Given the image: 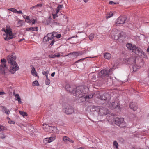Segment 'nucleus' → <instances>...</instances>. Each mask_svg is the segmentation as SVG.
<instances>
[{"label":"nucleus","instance_id":"obj_1","mask_svg":"<svg viewBox=\"0 0 149 149\" xmlns=\"http://www.w3.org/2000/svg\"><path fill=\"white\" fill-rule=\"evenodd\" d=\"M88 88H85L84 86H81L77 87L74 91L73 94L76 96L77 99L79 98L81 102H84L87 99L92 98L93 95H86L88 93Z\"/></svg>","mask_w":149,"mask_h":149},{"label":"nucleus","instance_id":"obj_2","mask_svg":"<svg viewBox=\"0 0 149 149\" xmlns=\"http://www.w3.org/2000/svg\"><path fill=\"white\" fill-rule=\"evenodd\" d=\"M109 113V111L105 107L99 106H92L91 107L90 113L95 116L98 115L104 116Z\"/></svg>","mask_w":149,"mask_h":149},{"label":"nucleus","instance_id":"obj_3","mask_svg":"<svg viewBox=\"0 0 149 149\" xmlns=\"http://www.w3.org/2000/svg\"><path fill=\"white\" fill-rule=\"evenodd\" d=\"M16 58V56L13 53L11 56H9L7 57L8 63L12 65L9 70V71L12 74H14L19 68V66L15 61Z\"/></svg>","mask_w":149,"mask_h":149},{"label":"nucleus","instance_id":"obj_4","mask_svg":"<svg viewBox=\"0 0 149 149\" xmlns=\"http://www.w3.org/2000/svg\"><path fill=\"white\" fill-rule=\"evenodd\" d=\"M1 63L0 64V72L2 75H7L8 70L6 67V60L5 59H1Z\"/></svg>","mask_w":149,"mask_h":149},{"label":"nucleus","instance_id":"obj_5","mask_svg":"<svg viewBox=\"0 0 149 149\" xmlns=\"http://www.w3.org/2000/svg\"><path fill=\"white\" fill-rule=\"evenodd\" d=\"M2 31H4L6 34V36L3 37L5 40H8L15 37V36L12 33L11 29L10 28L9 26H7L6 29H3Z\"/></svg>","mask_w":149,"mask_h":149},{"label":"nucleus","instance_id":"obj_6","mask_svg":"<svg viewBox=\"0 0 149 149\" xmlns=\"http://www.w3.org/2000/svg\"><path fill=\"white\" fill-rule=\"evenodd\" d=\"M55 32H53L52 33H49L47 36H45L43 38V41L45 42H47L50 40H52L50 44L51 46H52L54 44L55 41L53 39V37L55 36H54V34L55 33Z\"/></svg>","mask_w":149,"mask_h":149},{"label":"nucleus","instance_id":"obj_7","mask_svg":"<svg viewBox=\"0 0 149 149\" xmlns=\"http://www.w3.org/2000/svg\"><path fill=\"white\" fill-rule=\"evenodd\" d=\"M111 38L115 40H118L122 36L121 32L116 29H113L111 32Z\"/></svg>","mask_w":149,"mask_h":149},{"label":"nucleus","instance_id":"obj_8","mask_svg":"<svg viewBox=\"0 0 149 149\" xmlns=\"http://www.w3.org/2000/svg\"><path fill=\"white\" fill-rule=\"evenodd\" d=\"M115 124L120 127H123L127 126V124L124 121L123 118H116L115 120Z\"/></svg>","mask_w":149,"mask_h":149},{"label":"nucleus","instance_id":"obj_9","mask_svg":"<svg viewBox=\"0 0 149 149\" xmlns=\"http://www.w3.org/2000/svg\"><path fill=\"white\" fill-rule=\"evenodd\" d=\"M112 69L109 70H102L98 73V75L99 77H102L105 76H108L112 73Z\"/></svg>","mask_w":149,"mask_h":149},{"label":"nucleus","instance_id":"obj_10","mask_svg":"<svg viewBox=\"0 0 149 149\" xmlns=\"http://www.w3.org/2000/svg\"><path fill=\"white\" fill-rule=\"evenodd\" d=\"M134 53L142 57L145 58L146 57V55L144 52L140 48L136 47L134 52Z\"/></svg>","mask_w":149,"mask_h":149},{"label":"nucleus","instance_id":"obj_11","mask_svg":"<svg viewBox=\"0 0 149 149\" xmlns=\"http://www.w3.org/2000/svg\"><path fill=\"white\" fill-rule=\"evenodd\" d=\"M74 110L73 108L68 104L66 105L65 112L67 114H70L73 113Z\"/></svg>","mask_w":149,"mask_h":149},{"label":"nucleus","instance_id":"obj_12","mask_svg":"<svg viewBox=\"0 0 149 149\" xmlns=\"http://www.w3.org/2000/svg\"><path fill=\"white\" fill-rule=\"evenodd\" d=\"M136 59L135 57H132L128 59H125L124 61L126 64L134 65L136 63Z\"/></svg>","mask_w":149,"mask_h":149},{"label":"nucleus","instance_id":"obj_13","mask_svg":"<svg viewBox=\"0 0 149 149\" xmlns=\"http://www.w3.org/2000/svg\"><path fill=\"white\" fill-rule=\"evenodd\" d=\"M42 127L45 131L50 133L52 132L53 126H49L47 124H44L42 125Z\"/></svg>","mask_w":149,"mask_h":149},{"label":"nucleus","instance_id":"obj_14","mask_svg":"<svg viewBox=\"0 0 149 149\" xmlns=\"http://www.w3.org/2000/svg\"><path fill=\"white\" fill-rule=\"evenodd\" d=\"M126 18L125 17H120L117 19L116 24L118 25L120 24H123L125 22Z\"/></svg>","mask_w":149,"mask_h":149},{"label":"nucleus","instance_id":"obj_15","mask_svg":"<svg viewBox=\"0 0 149 149\" xmlns=\"http://www.w3.org/2000/svg\"><path fill=\"white\" fill-rule=\"evenodd\" d=\"M110 98V95L107 93L102 95H100L99 96V98L102 100H106Z\"/></svg>","mask_w":149,"mask_h":149},{"label":"nucleus","instance_id":"obj_16","mask_svg":"<svg viewBox=\"0 0 149 149\" xmlns=\"http://www.w3.org/2000/svg\"><path fill=\"white\" fill-rule=\"evenodd\" d=\"M127 47L128 49L132 50L133 52H134L135 51V50L136 48V46L130 43L127 44Z\"/></svg>","mask_w":149,"mask_h":149},{"label":"nucleus","instance_id":"obj_17","mask_svg":"<svg viewBox=\"0 0 149 149\" xmlns=\"http://www.w3.org/2000/svg\"><path fill=\"white\" fill-rule=\"evenodd\" d=\"M67 56H69V58H76L78 56V54L77 52H73L72 53L68 54Z\"/></svg>","mask_w":149,"mask_h":149},{"label":"nucleus","instance_id":"obj_18","mask_svg":"<svg viewBox=\"0 0 149 149\" xmlns=\"http://www.w3.org/2000/svg\"><path fill=\"white\" fill-rule=\"evenodd\" d=\"M130 108L134 111L136 110L137 107L136 104L135 102H132L130 104Z\"/></svg>","mask_w":149,"mask_h":149},{"label":"nucleus","instance_id":"obj_19","mask_svg":"<svg viewBox=\"0 0 149 149\" xmlns=\"http://www.w3.org/2000/svg\"><path fill=\"white\" fill-rule=\"evenodd\" d=\"M65 88L67 91L73 94L74 90H73V88L72 87H71L69 84H67L65 86Z\"/></svg>","mask_w":149,"mask_h":149},{"label":"nucleus","instance_id":"obj_20","mask_svg":"<svg viewBox=\"0 0 149 149\" xmlns=\"http://www.w3.org/2000/svg\"><path fill=\"white\" fill-rule=\"evenodd\" d=\"M118 104L117 102H112V103H110L109 104V107L111 109H113L115 107V106L118 105Z\"/></svg>","mask_w":149,"mask_h":149},{"label":"nucleus","instance_id":"obj_21","mask_svg":"<svg viewBox=\"0 0 149 149\" xmlns=\"http://www.w3.org/2000/svg\"><path fill=\"white\" fill-rule=\"evenodd\" d=\"M113 109H114L115 111L118 113L120 112L121 111V108L118 104V106H115V107Z\"/></svg>","mask_w":149,"mask_h":149},{"label":"nucleus","instance_id":"obj_22","mask_svg":"<svg viewBox=\"0 0 149 149\" xmlns=\"http://www.w3.org/2000/svg\"><path fill=\"white\" fill-rule=\"evenodd\" d=\"M31 73L32 75L36 76H37V73L36 71L35 68L33 66L32 68Z\"/></svg>","mask_w":149,"mask_h":149},{"label":"nucleus","instance_id":"obj_23","mask_svg":"<svg viewBox=\"0 0 149 149\" xmlns=\"http://www.w3.org/2000/svg\"><path fill=\"white\" fill-rule=\"evenodd\" d=\"M104 57L106 59H109L111 58V55L110 53H107L104 54Z\"/></svg>","mask_w":149,"mask_h":149},{"label":"nucleus","instance_id":"obj_24","mask_svg":"<svg viewBox=\"0 0 149 149\" xmlns=\"http://www.w3.org/2000/svg\"><path fill=\"white\" fill-rule=\"evenodd\" d=\"M56 137V136H53L49 138H48V139H47L48 142L50 143L53 141L55 139Z\"/></svg>","mask_w":149,"mask_h":149},{"label":"nucleus","instance_id":"obj_25","mask_svg":"<svg viewBox=\"0 0 149 149\" xmlns=\"http://www.w3.org/2000/svg\"><path fill=\"white\" fill-rule=\"evenodd\" d=\"M52 132L56 133L57 134L59 133V130L56 127H52Z\"/></svg>","mask_w":149,"mask_h":149},{"label":"nucleus","instance_id":"obj_26","mask_svg":"<svg viewBox=\"0 0 149 149\" xmlns=\"http://www.w3.org/2000/svg\"><path fill=\"white\" fill-rule=\"evenodd\" d=\"M43 4H38L36 5H35L34 6H32L30 8V9L31 10H34L35 8H37L38 7H41L42 6Z\"/></svg>","mask_w":149,"mask_h":149},{"label":"nucleus","instance_id":"obj_27","mask_svg":"<svg viewBox=\"0 0 149 149\" xmlns=\"http://www.w3.org/2000/svg\"><path fill=\"white\" fill-rule=\"evenodd\" d=\"M50 22V19L49 18H48L44 20L43 23L45 25H48Z\"/></svg>","mask_w":149,"mask_h":149},{"label":"nucleus","instance_id":"obj_28","mask_svg":"<svg viewBox=\"0 0 149 149\" xmlns=\"http://www.w3.org/2000/svg\"><path fill=\"white\" fill-rule=\"evenodd\" d=\"M37 27L27 28L26 29V30L27 31L29 30L35 31V30L37 31Z\"/></svg>","mask_w":149,"mask_h":149},{"label":"nucleus","instance_id":"obj_29","mask_svg":"<svg viewBox=\"0 0 149 149\" xmlns=\"http://www.w3.org/2000/svg\"><path fill=\"white\" fill-rule=\"evenodd\" d=\"M63 7V5H59L56 9V12L57 13Z\"/></svg>","mask_w":149,"mask_h":149},{"label":"nucleus","instance_id":"obj_30","mask_svg":"<svg viewBox=\"0 0 149 149\" xmlns=\"http://www.w3.org/2000/svg\"><path fill=\"white\" fill-rule=\"evenodd\" d=\"M19 112L20 114L22 115L23 117H24L25 116H27V113L25 112L19 111Z\"/></svg>","mask_w":149,"mask_h":149},{"label":"nucleus","instance_id":"obj_31","mask_svg":"<svg viewBox=\"0 0 149 149\" xmlns=\"http://www.w3.org/2000/svg\"><path fill=\"white\" fill-rule=\"evenodd\" d=\"M6 130H7V128L6 127L0 125V132Z\"/></svg>","mask_w":149,"mask_h":149},{"label":"nucleus","instance_id":"obj_32","mask_svg":"<svg viewBox=\"0 0 149 149\" xmlns=\"http://www.w3.org/2000/svg\"><path fill=\"white\" fill-rule=\"evenodd\" d=\"M3 110L5 111V113L7 114H9V111L8 109H7L5 107H2Z\"/></svg>","mask_w":149,"mask_h":149},{"label":"nucleus","instance_id":"obj_33","mask_svg":"<svg viewBox=\"0 0 149 149\" xmlns=\"http://www.w3.org/2000/svg\"><path fill=\"white\" fill-rule=\"evenodd\" d=\"M95 38L94 35L93 33H91L89 36V38L91 40H94Z\"/></svg>","mask_w":149,"mask_h":149},{"label":"nucleus","instance_id":"obj_34","mask_svg":"<svg viewBox=\"0 0 149 149\" xmlns=\"http://www.w3.org/2000/svg\"><path fill=\"white\" fill-rule=\"evenodd\" d=\"M69 138L67 136H64L63 137V141L66 143H68V140H69Z\"/></svg>","mask_w":149,"mask_h":149},{"label":"nucleus","instance_id":"obj_35","mask_svg":"<svg viewBox=\"0 0 149 149\" xmlns=\"http://www.w3.org/2000/svg\"><path fill=\"white\" fill-rule=\"evenodd\" d=\"M113 15V13L112 12H110L107 14V15L106 16V17L107 19L109 18Z\"/></svg>","mask_w":149,"mask_h":149},{"label":"nucleus","instance_id":"obj_36","mask_svg":"<svg viewBox=\"0 0 149 149\" xmlns=\"http://www.w3.org/2000/svg\"><path fill=\"white\" fill-rule=\"evenodd\" d=\"M49 71L47 70L46 71H43L42 72V73L43 75H45L46 76V78L48 77V75L49 74Z\"/></svg>","mask_w":149,"mask_h":149},{"label":"nucleus","instance_id":"obj_37","mask_svg":"<svg viewBox=\"0 0 149 149\" xmlns=\"http://www.w3.org/2000/svg\"><path fill=\"white\" fill-rule=\"evenodd\" d=\"M50 80L48 79V77L46 78L45 83L47 85H49L50 84Z\"/></svg>","mask_w":149,"mask_h":149},{"label":"nucleus","instance_id":"obj_38","mask_svg":"<svg viewBox=\"0 0 149 149\" xmlns=\"http://www.w3.org/2000/svg\"><path fill=\"white\" fill-rule=\"evenodd\" d=\"M53 25L55 26H62V25L61 24L57 22H54L53 23Z\"/></svg>","mask_w":149,"mask_h":149},{"label":"nucleus","instance_id":"obj_39","mask_svg":"<svg viewBox=\"0 0 149 149\" xmlns=\"http://www.w3.org/2000/svg\"><path fill=\"white\" fill-rule=\"evenodd\" d=\"M78 54V56H79L82 55L83 54H84V53H85V51H80L78 52H77Z\"/></svg>","mask_w":149,"mask_h":149},{"label":"nucleus","instance_id":"obj_40","mask_svg":"<svg viewBox=\"0 0 149 149\" xmlns=\"http://www.w3.org/2000/svg\"><path fill=\"white\" fill-rule=\"evenodd\" d=\"M6 137L4 133H0V138L1 139H4Z\"/></svg>","mask_w":149,"mask_h":149},{"label":"nucleus","instance_id":"obj_41","mask_svg":"<svg viewBox=\"0 0 149 149\" xmlns=\"http://www.w3.org/2000/svg\"><path fill=\"white\" fill-rule=\"evenodd\" d=\"M113 145L116 147V148H118V143L116 141H114L113 142Z\"/></svg>","mask_w":149,"mask_h":149},{"label":"nucleus","instance_id":"obj_42","mask_svg":"<svg viewBox=\"0 0 149 149\" xmlns=\"http://www.w3.org/2000/svg\"><path fill=\"white\" fill-rule=\"evenodd\" d=\"M38 85H39V83L38 81L37 80L35 81L33 83V86H35L36 85L38 86Z\"/></svg>","mask_w":149,"mask_h":149},{"label":"nucleus","instance_id":"obj_43","mask_svg":"<svg viewBox=\"0 0 149 149\" xmlns=\"http://www.w3.org/2000/svg\"><path fill=\"white\" fill-rule=\"evenodd\" d=\"M8 10L12 11L14 13H16L17 10L14 8H12L10 9H9Z\"/></svg>","mask_w":149,"mask_h":149},{"label":"nucleus","instance_id":"obj_44","mask_svg":"<svg viewBox=\"0 0 149 149\" xmlns=\"http://www.w3.org/2000/svg\"><path fill=\"white\" fill-rule=\"evenodd\" d=\"M8 123L10 124H15V122L14 121L11 120L9 118H8Z\"/></svg>","mask_w":149,"mask_h":149},{"label":"nucleus","instance_id":"obj_45","mask_svg":"<svg viewBox=\"0 0 149 149\" xmlns=\"http://www.w3.org/2000/svg\"><path fill=\"white\" fill-rule=\"evenodd\" d=\"M15 100L18 101L19 103H22L21 99L20 97H19L18 98H15Z\"/></svg>","mask_w":149,"mask_h":149},{"label":"nucleus","instance_id":"obj_46","mask_svg":"<svg viewBox=\"0 0 149 149\" xmlns=\"http://www.w3.org/2000/svg\"><path fill=\"white\" fill-rule=\"evenodd\" d=\"M49 57L50 58H54L56 57L55 54H51L49 56Z\"/></svg>","mask_w":149,"mask_h":149},{"label":"nucleus","instance_id":"obj_47","mask_svg":"<svg viewBox=\"0 0 149 149\" xmlns=\"http://www.w3.org/2000/svg\"><path fill=\"white\" fill-rule=\"evenodd\" d=\"M109 4H111V5L116 4L118 3H116L113 2V1H109Z\"/></svg>","mask_w":149,"mask_h":149},{"label":"nucleus","instance_id":"obj_48","mask_svg":"<svg viewBox=\"0 0 149 149\" xmlns=\"http://www.w3.org/2000/svg\"><path fill=\"white\" fill-rule=\"evenodd\" d=\"M47 139H48V138H45L44 140H43V141L45 143H49V142H48L47 141Z\"/></svg>","mask_w":149,"mask_h":149},{"label":"nucleus","instance_id":"obj_49","mask_svg":"<svg viewBox=\"0 0 149 149\" xmlns=\"http://www.w3.org/2000/svg\"><path fill=\"white\" fill-rule=\"evenodd\" d=\"M68 142H69L70 143H73L74 142V141L71 139L70 138H69V140H68Z\"/></svg>","mask_w":149,"mask_h":149},{"label":"nucleus","instance_id":"obj_50","mask_svg":"<svg viewBox=\"0 0 149 149\" xmlns=\"http://www.w3.org/2000/svg\"><path fill=\"white\" fill-rule=\"evenodd\" d=\"M36 20L34 19H33L32 21H31V24H34Z\"/></svg>","mask_w":149,"mask_h":149},{"label":"nucleus","instance_id":"obj_51","mask_svg":"<svg viewBox=\"0 0 149 149\" xmlns=\"http://www.w3.org/2000/svg\"><path fill=\"white\" fill-rule=\"evenodd\" d=\"M26 22L27 23H31V20L29 19V18L28 19H26Z\"/></svg>","mask_w":149,"mask_h":149},{"label":"nucleus","instance_id":"obj_52","mask_svg":"<svg viewBox=\"0 0 149 149\" xmlns=\"http://www.w3.org/2000/svg\"><path fill=\"white\" fill-rule=\"evenodd\" d=\"M16 13H17L22 14V11H21V10H20V11H17L16 10Z\"/></svg>","mask_w":149,"mask_h":149},{"label":"nucleus","instance_id":"obj_53","mask_svg":"<svg viewBox=\"0 0 149 149\" xmlns=\"http://www.w3.org/2000/svg\"><path fill=\"white\" fill-rule=\"evenodd\" d=\"M57 13H56L55 14H52L53 16V18H55L56 17H57L58 16L57 15Z\"/></svg>","mask_w":149,"mask_h":149},{"label":"nucleus","instance_id":"obj_54","mask_svg":"<svg viewBox=\"0 0 149 149\" xmlns=\"http://www.w3.org/2000/svg\"><path fill=\"white\" fill-rule=\"evenodd\" d=\"M87 58V57H86V58H82V59H80V60H79L78 61H76V63H78V62H79L80 61H81L84 60L85 59H86V58Z\"/></svg>","mask_w":149,"mask_h":149},{"label":"nucleus","instance_id":"obj_55","mask_svg":"<svg viewBox=\"0 0 149 149\" xmlns=\"http://www.w3.org/2000/svg\"><path fill=\"white\" fill-rule=\"evenodd\" d=\"M15 97H16L15 98H18L19 97H20L19 96V94L18 93L16 94V95H15Z\"/></svg>","mask_w":149,"mask_h":149},{"label":"nucleus","instance_id":"obj_56","mask_svg":"<svg viewBox=\"0 0 149 149\" xmlns=\"http://www.w3.org/2000/svg\"><path fill=\"white\" fill-rule=\"evenodd\" d=\"M61 35L60 34H58L56 36V37L57 38H60L61 37Z\"/></svg>","mask_w":149,"mask_h":149},{"label":"nucleus","instance_id":"obj_57","mask_svg":"<svg viewBox=\"0 0 149 149\" xmlns=\"http://www.w3.org/2000/svg\"><path fill=\"white\" fill-rule=\"evenodd\" d=\"M133 68L134 71H136L137 69H136V66H134L133 67Z\"/></svg>","mask_w":149,"mask_h":149},{"label":"nucleus","instance_id":"obj_58","mask_svg":"<svg viewBox=\"0 0 149 149\" xmlns=\"http://www.w3.org/2000/svg\"><path fill=\"white\" fill-rule=\"evenodd\" d=\"M55 56L56 57H57L58 58L60 56V55L59 53H58L57 55L55 54Z\"/></svg>","mask_w":149,"mask_h":149},{"label":"nucleus","instance_id":"obj_59","mask_svg":"<svg viewBox=\"0 0 149 149\" xmlns=\"http://www.w3.org/2000/svg\"><path fill=\"white\" fill-rule=\"evenodd\" d=\"M5 93L3 91L0 92V95H4L5 94Z\"/></svg>","mask_w":149,"mask_h":149},{"label":"nucleus","instance_id":"obj_60","mask_svg":"<svg viewBox=\"0 0 149 149\" xmlns=\"http://www.w3.org/2000/svg\"><path fill=\"white\" fill-rule=\"evenodd\" d=\"M55 74V72H53V73H52V74H51V76L52 77H54V76Z\"/></svg>","mask_w":149,"mask_h":149},{"label":"nucleus","instance_id":"obj_61","mask_svg":"<svg viewBox=\"0 0 149 149\" xmlns=\"http://www.w3.org/2000/svg\"><path fill=\"white\" fill-rule=\"evenodd\" d=\"M77 149H85V148L84 147H81L80 148H77Z\"/></svg>","mask_w":149,"mask_h":149},{"label":"nucleus","instance_id":"obj_62","mask_svg":"<svg viewBox=\"0 0 149 149\" xmlns=\"http://www.w3.org/2000/svg\"><path fill=\"white\" fill-rule=\"evenodd\" d=\"M24 40V38H23V39H20L19 40V42H20L22 41L23 40Z\"/></svg>","mask_w":149,"mask_h":149},{"label":"nucleus","instance_id":"obj_63","mask_svg":"<svg viewBox=\"0 0 149 149\" xmlns=\"http://www.w3.org/2000/svg\"><path fill=\"white\" fill-rule=\"evenodd\" d=\"M147 52H149V46L148 47L147 49Z\"/></svg>","mask_w":149,"mask_h":149},{"label":"nucleus","instance_id":"obj_64","mask_svg":"<svg viewBox=\"0 0 149 149\" xmlns=\"http://www.w3.org/2000/svg\"><path fill=\"white\" fill-rule=\"evenodd\" d=\"M16 94L15 93V92L14 91L13 93V95H14L15 96V95H16Z\"/></svg>","mask_w":149,"mask_h":149}]
</instances>
